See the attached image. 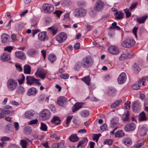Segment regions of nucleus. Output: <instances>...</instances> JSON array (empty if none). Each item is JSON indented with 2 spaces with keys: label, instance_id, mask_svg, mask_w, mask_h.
<instances>
[{
  "label": "nucleus",
  "instance_id": "3c124183",
  "mask_svg": "<svg viewBox=\"0 0 148 148\" xmlns=\"http://www.w3.org/2000/svg\"><path fill=\"white\" fill-rule=\"evenodd\" d=\"M32 131L31 127H25L24 128V132L27 134H30L31 132Z\"/></svg>",
  "mask_w": 148,
  "mask_h": 148
},
{
  "label": "nucleus",
  "instance_id": "9b49d317",
  "mask_svg": "<svg viewBox=\"0 0 148 148\" xmlns=\"http://www.w3.org/2000/svg\"><path fill=\"white\" fill-rule=\"evenodd\" d=\"M126 80V76L124 72L121 73L117 79L118 83L120 84L124 83Z\"/></svg>",
  "mask_w": 148,
  "mask_h": 148
},
{
  "label": "nucleus",
  "instance_id": "13d9d810",
  "mask_svg": "<svg viewBox=\"0 0 148 148\" xmlns=\"http://www.w3.org/2000/svg\"><path fill=\"white\" fill-rule=\"evenodd\" d=\"M0 110L1 112L4 114H8L10 112V111L9 110H4L2 108H0Z\"/></svg>",
  "mask_w": 148,
  "mask_h": 148
},
{
  "label": "nucleus",
  "instance_id": "0eeeda50",
  "mask_svg": "<svg viewBox=\"0 0 148 148\" xmlns=\"http://www.w3.org/2000/svg\"><path fill=\"white\" fill-rule=\"evenodd\" d=\"M47 74L46 72L42 69H38L35 74L37 77H40L42 79L45 78Z\"/></svg>",
  "mask_w": 148,
  "mask_h": 148
},
{
  "label": "nucleus",
  "instance_id": "f03ea898",
  "mask_svg": "<svg viewBox=\"0 0 148 148\" xmlns=\"http://www.w3.org/2000/svg\"><path fill=\"white\" fill-rule=\"evenodd\" d=\"M17 86V83L15 80L10 79L8 81L7 86L9 90L11 91L14 90Z\"/></svg>",
  "mask_w": 148,
  "mask_h": 148
},
{
  "label": "nucleus",
  "instance_id": "e433bc0d",
  "mask_svg": "<svg viewBox=\"0 0 148 148\" xmlns=\"http://www.w3.org/2000/svg\"><path fill=\"white\" fill-rule=\"evenodd\" d=\"M122 101V100L121 99L119 100L116 101L111 105V108H114L119 106L120 105V104Z\"/></svg>",
  "mask_w": 148,
  "mask_h": 148
},
{
  "label": "nucleus",
  "instance_id": "b1692460",
  "mask_svg": "<svg viewBox=\"0 0 148 148\" xmlns=\"http://www.w3.org/2000/svg\"><path fill=\"white\" fill-rule=\"evenodd\" d=\"M51 121L52 123H55L56 125L60 124V119L59 117L57 116H53Z\"/></svg>",
  "mask_w": 148,
  "mask_h": 148
},
{
  "label": "nucleus",
  "instance_id": "393cba45",
  "mask_svg": "<svg viewBox=\"0 0 148 148\" xmlns=\"http://www.w3.org/2000/svg\"><path fill=\"white\" fill-rule=\"evenodd\" d=\"M79 138L75 134H72L69 137V140L72 142H75L79 140Z\"/></svg>",
  "mask_w": 148,
  "mask_h": 148
},
{
  "label": "nucleus",
  "instance_id": "5fc2aeb1",
  "mask_svg": "<svg viewBox=\"0 0 148 148\" xmlns=\"http://www.w3.org/2000/svg\"><path fill=\"white\" fill-rule=\"evenodd\" d=\"M132 88L134 90H138L140 88V86L138 84H134L132 86Z\"/></svg>",
  "mask_w": 148,
  "mask_h": 148
},
{
  "label": "nucleus",
  "instance_id": "bb28decb",
  "mask_svg": "<svg viewBox=\"0 0 148 148\" xmlns=\"http://www.w3.org/2000/svg\"><path fill=\"white\" fill-rule=\"evenodd\" d=\"M130 115L129 112L127 111L125 114H123L122 116V119L124 121H128L130 118L129 117Z\"/></svg>",
  "mask_w": 148,
  "mask_h": 148
},
{
  "label": "nucleus",
  "instance_id": "ea45409f",
  "mask_svg": "<svg viewBox=\"0 0 148 148\" xmlns=\"http://www.w3.org/2000/svg\"><path fill=\"white\" fill-rule=\"evenodd\" d=\"M81 115L83 117H86L89 116V112L87 110L82 111L80 113Z\"/></svg>",
  "mask_w": 148,
  "mask_h": 148
},
{
  "label": "nucleus",
  "instance_id": "dca6fc26",
  "mask_svg": "<svg viewBox=\"0 0 148 148\" xmlns=\"http://www.w3.org/2000/svg\"><path fill=\"white\" fill-rule=\"evenodd\" d=\"M38 92V90L34 87L29 88L27 92V95L29 96H35Z\"/></svg>",
  "mask_w": 148,
  "mask_h": 148
},
{
  "label": "nucleus",
  "instance_id": "c85d7f7f",
  "mask_svg": "<svg viewBox=\"0 0 148 148\" xmlns=\"http://www.w3.org/2000/svg\"><path fill=\"white\" fill-rule=\"evenodd\" d=\"M10 60V56L6 53H4L1 56V60L2 61H8Z\"/></svg>",
  "mask_w": 148,
  "mask_h": 148
},
{
  "label": "nucleus",
  "instance_id": "a878e982",
  "mask_svg": "<svg viewBox=\"0 0 148 148\" xmlns=\"http://www.w3.org/2000/svg\"><path fill=\"white\" fill-rule=\"evenodd\" d=\"M82 107V104L81 103H77L73 106V108L72 109V111L73 112H75L78 110Z\"/></svg>",
  "mask_w": 148,
  "mask_h": 148
},
{
  "label": "nucleus",
  "instance_id": "a19ab883",
  "mask_svg": "<svg viewBox=\"0 0 148 148\" xmlns=\"http://www.w3.org/2000/svg\"><path fill=\"white\" fill-rule=\"evenodd\" d=\"M116 93V90L114 88H110L107 92V94L109 96H114Z\"/></svg>",
  "mask_w": 148,
  "mask_h": 148
},
{
  "label": "nucleus",
  "instance_id": "5701e85b",
  "mask_svg": "<svg viewBox=\"0 0 148 148\" xmlns=\"http://www.w3.org/2000/svg\"><path fill=\"white\" fill-rule=\"evenodd\" d=\"M119 118L116 116L112 118L110 122V126L111 127H113L114 126L116 125L118 122Z\"/></svg>",
  "mask_w": 148,
  "mask_h": 148
},
{
  "label": "nucleus",
  "instance_id": "412c9836",
  "mask_svg": "<svg viewBox=\"0 0 148 148\" xmlns=\"http://www.w3.org/2000/svg\"><path fill=\"white\" fill-rule=\"evenodd\" d=\"M82 67H84V65H83V62L82 61H78L75 64L74 70L75 71H79Z\"/></svg>",
  "mask_w": 148,
  "mask_h": 148
},
{
  "label": "nucleus",
  "instance_id": "72a5a7b5",
  "mask_svg": "<svg viewBox=\"0 0 148 148\" xmlns=\"http://www.w3.org/2000/svg\"><path fill=\"white\" fill-rule=\"evenodd\" d=\"M82 80L88 86L90 85V79L89 76H87L82 78Z\"/></svg>",
  "mask_w": 148,
  "mask_h": 148
},
{
  "label": "nucleus",
  "instance_id": "2f4dec72",
  "mask_svg": "<svg viewBox=\"0 0 148 148\" xmlns=\"http://www.w3.org/2000/svg\"><path fill=\"white\" fill-rule=\"evenodd\" d=\"M114 15L116 19H120L123 18V14L121 12H117L114 13Z\"/></svg>",
  "mask_w": 148,
  "mask_h": 148
},
{
  "label": "nucleus",
  "instance_id": "39448f33",
  "mask_svg": "<svg viewBox=\"0 0 148 148\" xmlns=\"http://www.w3.org/2000/svg\"><path fill=\"white\" fill-rule=\"evenodd\" d=\"M67 34L63 32L60 33L56 37V40L59 43H62L64 41L67 39Z\"/></svg>",
  "mask_w": 148,
  "mask_h": 148
},
{
  "label": "nucleus",
  "instance_id": "69168bd1",
  "mask_svg": "<svg viewBox=\"0 0 148 148\" xmlns=\"http://www.w3.org/2000/svg\"><path fill=\"white\" fill-rule=\"evenodd\" d=\"M10 140V138L9 137H7L6 136L3 137L0 139V140L2 142L8 141H9Z\"/></svg>",
  "mask_w": 148,
  "mask_h": 148
},
{
  "label": "nucleus",
  "instance_id": "c03bdc74",
  "mask_svg": "<svg viewBox=\"0 0 148 148\" xmlns=\"http://www.w3.org/2000/svg\"><path fill=\"white\" fill-rule=\"evenodd\" d=\"M48 29L50 30L51 33L53 35H55L56 34L58 31L56 29L54 28L53 27H48Z\"/></svg>",
  "mask_w": 148,
  "mask_h": 148
},
{
  "label": "nucleus",
  "instance_id": "a18cd8bd",
  "mask_svg": "<svg viewBox=\"0 0 148 148\" xmlns=\"http://www.w3.org/2000/svg\"><path fill=\"white\" fill-rule=\"evenodd\" d=\"M59 77L61 78L64 79H67L69 78V75L68 73H64L61 74L60 75Z\"/></svg>",
  "mask_w": 148,
  "mask_h": 148
},
{
  "label": "nucleus",
  "instance_id": "ddd939ff",
  "mask_svg": "<svg viewBox=\"0 0 148 148\" xmlns=\"http://www.w3.org/2000/svg\"><path fill=\"white\" fill-rule=\"evenodd\" d=\"M136 128V125L134 123L127 124L124 127L125 130L126 131H133L135 130Z\"/></svg>",
  "mask_w": 148,
  "mask_h": 148
},
{
  "label": "nucleus",
  "instance_id": "37998d69",
  "mask_svg": "<svg viewBox=\"0 0 148 148\" xmlns=\"http://www.w3.org/2000/svg\"><path fill=\"white\" fill-rule=\"evenodd\" d=\"M133 71L134 73H138L140 70V68L136 64L133 65Z\"/></svg>",
  "mask_w": 148,
  "mask_h": 148
},
{
  "label": "nucleus",
  "instance_id": "0e129e2a",
  "mask_svg": "<svg viewBox=\"0 0 148 148\" xmlns=\"http://www.w3.org/2000/svg\"><path fill=\"white\" fill-rule=\"evenodd\" d=\"M144 142H142L139 143L137 144L134 146V148H139L142 146L144 145Z\"/></svg>",
  "mask_w": 148,
  "mask_h": 148
},
{
  "label": "nucleus",
  "instance_id": "e2e57ef3",
  "mask_svg": "<svg viewBox=\"0 0 148 148\" xmlns=\"http://www.w3.org/2000/svg\"><path fill=\"white\" fill-rule=\"evenodd\" d=\"M57 148H64V144L63 143L60 142L57 143Z\"/></svg>",
  "mask_w": 148,
  "mask_h": 148
},
{
  "label": "nucleus",
  "instance_id": "052dcab7",
  "mask_svg": "<svg viewBox=\"0 0 148 148\" xmlns=\"http://www.w3.org/2000/svg\"><path fill=\"white\" fill-rule=\"evenodd\" d=\"M101 134H94L93 135V139L94 140H98L99 137L101 136Z\"/></svg>",
  "mask_w": 148,
  "mask_h": 148
},
{
  "label": "nucleus",
  "instance_id": "c9c22d12",
  "mask_svg": "<svg viewBox=\"0 0 148 148\" xmlns=\"http://www.w3.org/2000/svg\"><path fill=\"white\" fill-rule=\"evenodd\" d=\"M25 92L24 88L21 86H18L16 90V92L18 94H23Z\"/></svg>",
  "mask_w": 148,
  "mask_h": 148
},
{
  "label": "nucleus",
  "instance_id": "774afa93",
  "mask_svg": "<svg viewBox=\"0 0 148 148\" xmlns=\"http://www.w3.org/2000/svg\"><path fill=\"white\" fill-rule=\"evenodd\" d=\"M107 128V125L105 124H104L100 127L101 129L103 131L106 130Z\"/></svg>",
  "mask_w": 148,
  "mask_h": 148
},
{
  "label": "nucleus",
  "instance_id": "9d476101",
  "mask_svg": "<svg viewBox=\"0 0 148 148\" xmlns=\"http://www.w3.org/2000/svg\"><path fill=\"white\" fill-rule=\"evenodd\" d=\"M108 51L110 53L113 55H117L119 53V49L116 46H111L109 47Z\"/></svg>",
  "mask_w": 148,
  "mask_h": 148
},
{
  "label": "nucleus",
  "instance_id": "f704fd0d",
  "mask_svg": "<svg viewBox=\"0 0 148 148\" xmlns=\"http://www.w3.org/2000/svg\"><path fill=\"white\" fill-rule=\"evenodd\" d=\"M24 73L30 74L31 73V67L28 65H25L24 66Z\"/></svg>",
  "mask_w": 148,
  "mask_h": 148
},
{
  "label": "nucleus",
  "instance_id": "de8ad7c7",
  "mask_svg": "<svg viewBox=\"0 0 148 148\" xmlns=\"http://www.w3.org/2000/svg\"><path fill=\"white\" fill-rule=\"evenodd\" d=\"M22 78L18 79L17 80L19 84L20 85L23 84L24 82V81L25 80V77L23 74H22L21 75Z\"/></svg>",
  "mask_w": 148,
  "mask_h": 148
},
{
  "label": "nucleus",
  "instance_id": "864d4df0",
  "mask_svg": "<svg viewBox=\"0 0 148 148\" xmlns=\"http://www.w3.org/2000/svg\"><path fill=\"white\" fill-rule=\"evenodd\" d=\"M38 122V120L37 119H36L34 120H32L28 122V124L29 125H32L37 124Z\"/></svg>",
  "mask_w": 148,
  "mask_h": 148
},
{
  "label": "nucleus",
  "instance_id": "bf43d9fd",
  "mask_svg": "<svg viewBox=\"0 0 148 148\" xmlns=\"http://www.w3.org/2000/svg\"><path fill=\"white\" fill-rule=\"evenodd\" d=\"M13 49V47L12 46H8L4 48L5 51H8L9 52H11Z\"/></svg>",
  "mask_w": 148,
  "mask_h": 148
},
{
  "label": "nucleus",
  "instance_id": "09e8293b",
  "mask_svg": "<svg viewBox=\"0 0 148 148\" xmlns=\"http://www.w3.org/2000/svg\"><path fill=\"white\" fill-rule=\"evenodd\" d=\"M113 142V140L111 139H106L103 143L104 144L111 145Z\"/></svg>",
  "mask_w": 148,
  "mask_h": 148
},
{
  "label": "nucleus",
  "instance_id": "473e14b6",
  "mask_svg": "<svg viewBox=\"0 0 148 148\" xmlns=\"http://www.w3.org/2000/svg\"><path fill=\"white\" fill-rule=\"evenodd\" d=\"M25 114L26 117L29 119H31L34 115L33 112L32 111L30 110L26 112Z\"/></svg>",
  "mask_w": 148,
  "mask_h": 148
},
{
  "label": "nucleus",
  "instance_id": "c756f323",
  "mask_svg": "<svg viewBox=\"0 0 148 148\" xmlns=\"http://www.w3.org/2000/svg\"><path fill=\"white\" fill-rule=\"evenodd\" d=\"M123 142L127 146L130 145L132 143L131 140L129 138H124L123 140Z\"/></svg>",
  "mask_w": 148,
  "mask_h": 148
},
{
  "label": "nucleus",
  "instance_id": "8fccbe9b",
  "mask_svg": "<svg viewBox=\"0 0 148 148\" xmlns=\"http://www.w3.org/2000/svg\"><path fill=\"white\" fill-rule=\"evenodd\" d=\"M41 126L40 127V129L43 131H46L47 130V125L43 123H41Z\"/></svg>",
  "mask_w": 148,
  "mask_h": 148
},
{
  "label": "nucleus",
  "instance_id": "f3484780",
  "mask_svg": "<svg viewBox=\"0 0 148 148\" xmlns=\"http://www.w3.org/2000/svg\"><path fill=\"white\" fill-rule=\"evenodd\" d=\"M38 53V51L36 49H32L28 50L27 52V55L30 57H33Z\"/></svg>",
  "mask_w": 148,
  "mask_h": 148
},
{
  "label": "nucleus",
  "instance_id": "f8f14e48",
  "mask_svg": "<svg viewBox=\"0 0 148 148\" xmlns=\"http://www.w3.org/2000/svg\"><path fill=\"white\" fill-rule=\"evenodd\" d=\"M67 99L64 96L59 97L57 99V103L59 106H64L66 103Z\"/></svg>",
  "mask_w": 148,
  "mask_h": 148
},
{
  "label": "nucleus",
  "instance_id": "7c9ffc66",
  "mask_svg": "<svg viewBox=\"0 0 148 148\" xmlns=\"http://www.w3.org/2000/svg\"><path fill=\"white\" fill-rule=\"evenodd\" d=\"M48 59L51 63H53L56 60V57L54 54H50L48 56Z\"/></svg>",
  "mask_w": 148,
  "mask_h": 148
},
{
  "label": "nucleus",
  "instance_id": "6ab92c4d",
  "mask_svg": "<svg viewBox=\"0 0 148 148\" xmlns=\"http://www.w3.org/2000/svg\"><path fill=\"white\" fill-rule=\"evenodd\" d=\"M38 101L40 103H42L44 101L48 102L49 97H46L44 94H41L38 97Z\"/></svg>",
  "mask_w": 148,
  "mask_h": 148
},
{
  "label": "nucleus",
  "instance_id": "6e6d98bb",
  "mask_svg": "<svg viewBox=\"0 0 148 148\" xmlns=\"http://www.w3.org/2000/svg\"><path fill=\"white\" fill-rule=\"evenodd\" d=\"M147 132V130L146 128H142L140 131V135L141 136H143L146 134Z\"/></svg>",
  "mask_w": 148,
  "mask_h": 148
},
{
  "label": "nucleus",
  "instance_id": "4d7b16f0",
  "mask_svg": "<svg viewBox=\"0 0 148 148\" xmlns=\"http://www.w3.org/2000/svg\"><path fill=\"white\" fill-rule=\"evenodd\" d=\"M130 103L131 102L129 101H127L125 103L124 106L126 109H129L130 108Z\"/></svg>",
  "mask_w": 148,
  "mask_h": 148
},
{
  "label": "nucleus",
  "instance_id": "a211bd4d",
  "mask_svg": "<svg viewBox=\"0 0 148 148\" xmlns=\"http://www.w3.org/2000/svg\"><path fill=\"white\" fill-rule=\"evenodd\" d=\"M10 39V36L8 34L3 33L2 34L1 36V42L3 44L8 42Z\"/></svg>",
  "mask_w": 148,
  "mask_h": 148
},
{
  "label": "nucleus",
  "instance_id": "2eb2a0df",
  "mask_svg": "<svg viewBox=\"0 0 148 148\" xmlns=\"http://www.w3.org/2000/svg\"><path fill=\"white\" fill-rule=\"evenodd\" d=\"M140 103L138 101H135L132 104V108L133 110L135 112H137L140 109Z\"/></svg>",
  "mask_w": 148,
  "mask_h": 148
},
{
  "label": "nucleus",
  "instance_id": "7ed1b4c3",
  "mask_svg": "<svg viewBox=\"0 0 148 148\" xmlns=\"http://www.w3.org/2000/svg\"><path fill=\"white\" fill-rule=\"evenodd\" d=\"M51 116L50 111L47 109L42 110L40 112L39 116L42 120H45L49 119Z\"/></svg>",
  "mask_w": 148,
  "mask_h": 148
},
{
  "label": "nucleus",
  "instance_id": "cd10ccee",
  "mask_svg": "<svg viewBox=\"0 0 148 148\" xmlns=\"http://www.w3.org/2000/svg\"><path fill=\"white\" fill-rule=\"evenodd\" d=\"M147 17V15H146L141 17H138L136 19L137 21L139 24L143 23L145 22Z\"/></svg>",
  "mask_w": 148,
  "mask_h": 148
},
{
  "label": "nucleus",
  "instance_id": "680f3d73",
  "mask_svg": "<svg viewBox=\"0 0 148 148\" xmlns=\"http://www.w3.org/2000/svg\"><path fill=\"white\" fill-rule=\"evenodd\" d=\"M125 13L126 14V16L127 18H129L131 15V13L127 9L124 10Z\"/></svg>",
  "mask_w": 148,
  "mask_h": 148
},
{
  "label": "nucleus",
  "instance_id": "4be33fe9",
  "mask_svg": "<svg viewBox=\"0 0 148 148\" xmlns=\"http://www.w3.org/2000/svg\"><path fill=\"white\" fill-rule=\"evenodd\" d=\"M16 56L20 59H25L26 58L25 55L21 51H16L15 52Z\"/></svg>",
  "mask_w": 148,
  "mask_h": 148
},
{
  "label": "nucleus",
  "instance_id": "f257e3e1",
  "mask_svg": "<svg viewBox=\"0 0 148 148\" xmlns=\"http://www.w3.org/2000/svg\"><path fill=\"white\" fill-rule=\"evenodd\" d=\"M84 68H88L91 66L93 63V60L90 56L85 57L82 60Z\"/></svg>",
  "mask_w": 148,
  "mask_h": 148
},
{
  "label": "nucleus",
  "instance_id": "6e6552de",
  "mask_svg": "<svg viewBox=\"0 0 148 148\" xmlns=\"http://www.w3.org/2000/svg\"><path fill=\"white\" fill-rule=\"evenodd\" d=\"M54 9V6L49 4H45L42 6V10L45 13H51L53 11Z\"/></svg>",
  "mask_w": 148,
  "mask_h": 148
},
{
  "label": "nucleus",
  "instance_id": "1a4fd4ad",
  "mask_svg": "<svg viewBox=\"0 0 148 148\" xmlns=\"http://www.w3.org/2000/svg\"><path fill=\"white\" fill-rule=\"evenodd\" d=\"M104 4L101 0H98L95 3L94 9L97 11H100L103 10Z\"/></svg>",
  "mask_w": 148,
  "mask_h": 148
},
{
  "label": "nucleus",
  "instance_id": "79ce46f5",
  "mask_svg": "<svg viewBox=\"0 0 148 148\" xmlns=\"http://www.w3.org/2000/svg\"><path fill=\"white\" fill-rule=\"evenodd\" d=\"M110 30L108 33V35L110 37H113L114 35L115 31L114 29H113V27L110 26Z\"/></svg>",
  "mask_w": 148,
  "mask_h": 148
},
{
  "label": "nucleus",
  "instance_id": "20e7f679",
  "mask_svg": "<svg viewBox=\"0 0 148 148\" xmlns=\"http://www.w3.org/2000/svg\"><path fill=\"white\" fill-rule=\"evenodd\" d=\"M86 11L83 8H79L75 10L73 12L75 17H82L85 16L86 13Z\"/></svg>",
  "mask_w": 148,
  "mask_h": 148
},
{
  "label": "nucleus",
  "instance_id": "4c0bfd02",
  "mask_svg": "<svg viewBox=\"0 0 148 148\" xmlns=\"http://www.w3.org/2000/svg\"><path fill=\"white\" fill-rule=\"evenodd\" d=\"M139 120L140 121H145L147 119L145 112L143 111L141 112L139 115Z\"/></svg>",
  "mask_w": 148,
  "mask_h": 148
},
{
  "label": "nucleus",
  "instance_id": "423d86ee",
  "mask_svg": "<svg viewBox=\"0 0 148 148\" xmlns=\"http://www.w3.org/2000/svg\"><path fill=\"white\" fill-rule=\"evenodd\" d=\"M135 44L134 39H127L123 41L122 43V45L125 47L129 48L133 46Z\"/></svg>",
  "mask_w": 148,
  "mask_h": 148
},
{
  "label": "nucleus",
  "instance_id": "58836bf2",
  "mask_svg": "<svg viewBox=\"0 0 148 148\" xmlns=\"http://www.w3.org/2000/svg\"><path fill=\"white\" fill-rule=\"evenodd\" d=\"M125 135V133L122 130L117 131L116 132L115 136L117 137H121L124 136Z\"/></svg>",
  "mask_w": 148,
  "mask_h": 148
},
{
  "label": "nucleus",
  "instance_id": "603ef678",
  "mask_svg": "<svg viewBox=\"0 0 148 148\" xmlns=\"http://www.w3.org/2000/svg\"><path fill=\"white\" fill-rule=\"evenodd\" d=\"M126 58H127V54L125 53L122 54L119 58V60L121 61L123 60Z\"/></svg>",
  "mask_w": 148,
  "mask_h": 148
},
{
  "label": "nucleus",
  "instance_id": "49530a36",
  "mask_svg": "<svg viewBox=\"0 0 148 148\" xmlns=\"http://www.w3.org/2000/svg\"><path fill=\"white\" fill-rule=\"evenodd\" d=\"M21 145L22 148H26L27 142L25 140H21Z\"/></svg>",
  "mask_w": 148,
  "mask_h": 148
},
{
  "label": "nucleus",
  "instance_id": "aec40b11",
  "mask_svg": "<svg viewBox=\"0 0 148 148\" xmlns=\"http://www.w3.org/2000/svg\"><path fill=\"white\" fill-rule=\"evenodd\" d=\"M38 37L39 39L41 41H44L48 38L46 32H40L39 34Z\"/></svg>",
  "mask_w": 148,
  "mask_h": 148
},
{
  "label": "nucleus",
  "instance_id": "4468645a",
  "mask_svg": "<svg viewBox=\"0 0 148 148\" xmlns=\"http://www.w3.org/2000/svg\"><path fill=\"white\" fill-rule=\"evenodd\" d=\"M26 83L28 85H32L35 84L36 81H37L38 79L34 78L33 77L31 76H28L26 77Z\"/></svg>",
  "mask_w": 148,
  "mask_h": 148
},
{
  "label": "nucleus",
  "instance_id": "338daca9",
  "mask_svg": "<svg viewBox=\"0 0 148 148\" xmlns=\"http://www.w3.org/2000/svg\"><path fill=\"white\" fill-rule=\"evenodd\" d=\"M11 129V125H7L5 128V131L6 133H8V131L10 130Z\"/></svg>",
  "mask_w": 148,
  "mask_h": 148
}]
</instances>
